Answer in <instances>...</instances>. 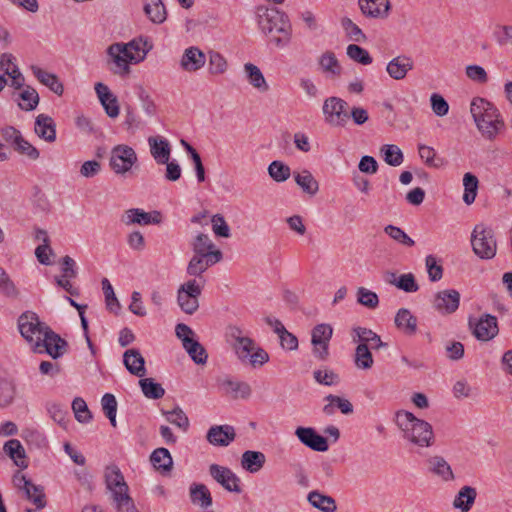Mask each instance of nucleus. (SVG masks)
Instances as JSON below:
<instances>
[{"label": "nucleus", "mask_w": 512, "mask_h": 512, "mask_svg": "<svg viewBox=\"0 0 512 512\" xmlns=\"http://www.w3.org/2000/svg\"><path fill=\"white\" fill-rule=\"evenodd\" d=\"M260 31L270 36L278 48L286 47L292 39V25L288 15L276 7L260 5L255 11Z\"/></svg>", "instance_id": "nucleus-1"}, {"label": "nucleus", "mask_w": 512, "mask_h": 512, "mask_svg": "<svg viewBox=\"0 0 512 512\" xmlns=\"http://www.w3.org/2000/svg\"><path fill=\"white\" fill-rule=\"evenodd\" d=\"M152 48L146 39L135 38L128 43H113L107 49L115 68L111 71L114 74L125 76L130 73V64L143 61Z\"/></svg>", "instance_id": "nucleus-2"}, {"label": "nucleus", "mask_w": 512, "mask_h": 512, "mask_svg": "<svg viewBox=\"0 0 512 512\" xmlns=\"http://www.w3.org/2000/svg\"><path fill=\"white\" fill-rule=\"evenodd\" d=\"M471 115L481 135L493 141L505 129L500 111L491 102L475 98L470 107Z\"/></svg>", "instance_id": "nucleus-3"}, {"label": "nucleus", "mask_w": 512, "mask_h": 512, "mask_svg": "<svg viewBox=\"0 0 512 512\" xmlns=\"http://www.w3.org/2000/svg\"><path fill=\"white\" fill-rule=\"evenodd\" d=\"M396 422L403 431L404 438L420 447H429L434 442L432 426L408 411H398Z\"/></svg>", "instance_id": "nucleus-4"}, {"label": "nucleus", "mask_w": 512, "mask_h": 512, "mask_svg": "<svg viewBox=\"0 0 512 512\" xmlns=\"http://www.w3.org/2000/svg\"><path fill=\"white\" fill-rule=\"evenodd\" d=\"M473 252L481 259H492L497 252L494 231L484 224H477L471 234Z\"/></svg>", "instance_id": "nucleus-5"}, {"label": "nucleus", "mask_w": 512, "mask_h": 512, "mask_svg": "<svg viewBox=\"0 0 512 512\" xmlns=\"http://www.w3.org/2000/svg\"><path fill=\"white\" fill-rule=\"evenodd\" d=\"M18 328L21 336L34 349L36 341H40L50 327L46 323L41 322L35 312L25 311L18 318Z\"/></svg>", "instance_id": "nucleus-6"}, {"label": "nucleus", "mask_w": 512, "mask_h": 512, "mask_svg": "<svg viewBox=\"0 0 512 512\" xmlns=\"http://www.w3.org/2000/svg\"><path fill=\"white\" fill-rule=\"evenodd\" d=\"M137 161L135 150L128 145L119 144L111 149L109 166L116 175L125 176L130 173Z\"/></svg>", "instance_id": "nucleus-7"}, {"label": "nucleus", "mask_w": 512, "mask_h": 512, "mask_svg": "<svg viewBox=\"0 0 512 512\" xmlns=\"http://www.w3.org/2000/svg\"><path fill=\"white\" fill-rule=\"evenodd\" d=\"M325 122L332 127H344L349 120V105L339 97L325 99L322 107Z\"/></svg>", "instance_id": "nucleus-8"}, {"label": "nucleus", "mask_w": 512, "mask_h": 512, "mask_svg": "<svg viewBox=\"0 0 512 512\" xmlns=\"http://www.w3.org/2000/svg\"><path fill=\"white\" fill-rule=\"evenodd\" d=\"M201 293L202 286L195 279L182 284L177 291V303L181 310L188 315H193L199 308Z\"/></svg>", "instance_id": "nucleus-9"}, {"label": "nucleus", "mask_w": 512, "mask_h": 512, "mask_svg": "<svg viewBox=\"0 0 512 512\" xmlns=\"http://www.w3.org/2000/svg\"><path fill=\"white\" fill-rule=\"evenodd\" d=\"M68 348L66 340L60 337L59 334L54 332L51 328L46 331L44 337L40 341H36L34 352L47 353L53 359L62 357Z\"/></svg>", "instance_id": "nucleus-10"}, {"label": "nucleus", "mask_w": 512, "mask_h": 512, "mask_svg": "<svg viewBox=\"0 0 512 512\" xmlns=\"http://www.w3.org/2000/svg\"><path fill=\"white\" fill-rule=\"evenodd\" d=\"M333 328L330 324H318L311 332L313 354L319 360H326L329 355V342L332 338Z\"/></svg>", "instance_id": "nucleus-11"}, {"label": "nucleus", "mask_w": 512, "mask_h": 512, "mask_svg": "<svg viewBox=\"0 0 512 512\" xmlns=\"http://www.w3.org/2000/svg\"><path fill=\"white\" fill-rule=\"evenodd\" d=\"M469 327L480 341H489L499 332L497 318L491 314H484L477 321L469 319Z\"/></svg>", "instance_id": "nucleus-12"}, {"label": "nucleus", "mask_w": 512, "mask_h": 512, "mask_svg": "<svg viewBox=\"0 0 512 512\" xmlns=\"http://www.w3.org/2000/svg\"><path fill=\"white\" fill-rule=\"evenodd\" d=\"M460 305V293L455 289H445L434 295L432 306L440 314L454 313Z\"/></svg>", "instance_id": "nucleus-13"}, {"label": "nucleus", "mask_w": 512, "mask_h": 512, "mask_svg": "<svg viewBox=\"0 0 512 512\" xmlns=\"http://www.w3.org/2000/svg\"><path fill=\"white\" fill-rule=\"evenodd\" d=\"M209 473L211 477L227 491L235 493L242 491L240 479L231 469L218 464H211L209 466Z\"/></svg>", "instance_id": "nucleus-14"}, {"label": "nucleus", "mask_w": 512, "mask_h": 512, "mask_svg": "<svg viewBox=\"0 0 512 512\" xmlns=\"http://www.w3.org/2000/svg\"><path fill=\"white\" fill-rule=\"evenodd\" d=\"M295 435L302 444L314 451L325 452L329 449L327 439L318 434L314 428L298 427Z\"/></svg>", "instance_id": "nucleus-15"}, {"label": "nucleus", "mask_w": 512, "mask_h": 512, "mask_svg": "<svg viewBox=\"0 0 512 512\" xmlns=\"http://www.w3.org/2000/svg\"><path fill=\"white\" fill-rule=\"evenodd\" d=\"M121 221L126 225L160 224L162 222V214L156 210L152 212H145L140 208H131L125 211Z\"/></svg>", "instance_id": "nucleus-16"}, {"label": "nucleus", "mask_w": 512, "mask_h": 512, "mask_svg": "<svg viewBox=\"0 0 512 512\" xmlns=\"http://www.w3.org/2000/svg\"><path fill=\"white\" fill-rule=\"evenodd\" d=\"M361 13L368 18L387 19L391 11L390 0H358Z\"/></svg>", "instance_id": "nucleus-17"}, {"label": "nucleus", "mask_w": 512, "mask_h": 512, "mask_svg": "<svg viewBox=\"0 0 512 512\" xmlns=\"http://www.w3.org/2000/svg\"><path fill=\"white\" fill-rule=\"evenodd\" d=\"M104 478L107 489L111 491L112 499H114L117 493H128L129 487L117 465L112 464L107 466L105 468Z\"/></svg>", "instance_id": "nucleus-18"}, {"label": "nucleus", "mask_w": 512, "mask_h": 512, "mask_svg": "<svg viewBox=\"0 0 512 512\" xmlns=\"http://www.w3.org/2000/svg\"><path fill=\"white\" fill-rule=\"evenodd\" d=\"M206 55L196 46L184 50L180 60V67L186 72H196L204 67Z\"/></svg>", "instance_id": "nucleus-19"}, {"label": "nucleus", "mask_w": 512, "mask_h": 512, "mask_svg": "<svg viewBox=\"0 0 512 512\" xmlns=\"http://www.w3.org/2000/svg\"><path fill=\"white\" fill-rule=\"evenodd\" d=\"M235 437V429L230 425L212 426L206 435L207 441L214 446H228Z\"/></svg>", "instance_id": "nucleus-20"}, {"label": "nucleus", "mask_w": 512, "mask_h": 512, "mask_svg": "<svg viewBox=\"0 0 512 512\" xmlns=\"http://www.w3.org/2000/svg\"><path fill=\"white\" fill-rule=\"evenodd\" d=\"M123 364L132 375L143 377L146 374L145 359L136 348L124 352Z\"/></svg>", "instance_id": "nucleus-21"}, {"label": "nucleus", "mask_w": 512, "mask_h": 512, "mask_svg": "<svg viewBox=\"0 0 512 512\" xmlns=\"http://www.w3.org/2000/svg\"><path fill=\"white\" fill-rule=\"evenodd\" d=\"M148 144L155 161L158 164L167 163L171 155V147L168 140L160 136H151L148 138Z\"/></svg>", "instance_id": "nucleus-22"}, {"label": "nucleus", "mask_w": 512, "mask_h": 512, "mask_svg": "<svg viewBox=\"0 0 512 512\" xmlns=\"http://www.w3.org/2000/svg\"><path fill=\"white\" fill-rule=\"evenodd\" d=\"M413 61L407 56H397L389 61L386 70L389 76L395 80L404 79L408 71L413 69Z\"/></svg>", "instance_id": "nucleus-23"}, {"label": "nucleus", "mask_w": 512, "mask_h": 512, "mask_svg": "<svg viewBox=\"0 0 512 512\" xmlns=\"http://www.w3.org/2000/svg\"><path fill=\"white\" fill-rule=\"evenodd\" d=\"M150 461L153 467L161 475L170 474L173 468V459L168 449L164 447L156 448L150 455Z\"/></svg>", "instance_id": "nucleus-24"}, {"label": "nucleus", "mask_w": 512, "mask_h": 512, "mask_svg": "<svg viewBox=\"0 0 512 512\" xmlns=\"http://www.w3.org/2000/svg\"><path fill=\"white\" fill-rule=\"evenodd\" d=\"M31 71L37 80L43 85L47 86L52 92L58 96L63 94L64 86L56 74L45 71L36 65L31 66Z\"/></svg>", "instance_id": "nucleus-25"}, {"label": "nucleus", "mask_w": 512, "mask_h": 512, "mask_svg": "<svg viewBox=\"0 0 512 512\" xmlns=\"http://www.w3.org/2000/svg\"><path fill=\"white\" fill-rule=\"evenodd\" d=\"M35 133L47 142L56 140V125L52 117L39 114L35 120Z\"/></svg>", "instance_id": "nucleus-26"}, {"label": "nucleus", "mask_w": 512, "mask_h": 512, "mask_svg": "<svg viewBox=\"0 0 512 512\" xmlns=\"http://www.w3.org/2000/svg\"><path fill=\"white\" fill-rule=\"evenodd\" d=\"M428 470L440 477L443 481L454 480L451 466L441 456H432L427 460Z\"/></svg>", "instance_id": "nucleus-27"}, {"label": "nucleus", "mask_w": 512, "mask_h": 512, "mask_svg": "<svg viewBox=\"0 0 512 512\" xmlns=\"http://www.w3.org/2000/svg\"><path fill=\"white\" fill-rule=\"evenodd\" d=\"M4 452L13 460L14 464L22 469L27 468L26 452L21 442L11 439L4 444Z\"/></svg>", "instance_id": "nucleus-28"}, {"label": "nucleus", "mask_w": 512, "mask_h": 512, "mask_svg": "<svg viewBox=\"0 0 512 512\" xmlns=\"http://www.w3.org/2000/svg\"><path fill=\"white\" fill-rule=\"evenodd\" d=\"M396 327L406 335H414L417 331V318L407 308H401L394 319Z\"/></svg>", "instance_id": "nucleus-29"}, {"label": "nucleus", "mask_w": 512, "mask_h": 512, "mask_svg": "<svg viewBox=\"0 0 512 512\" xmlns=\"http://www.w3.org/2000/svg\"><path fill=\"white\" fill-rule=\"evenodd\" d=\"M143 10L149 20L155 24H162L167 18L162 0H144Z\"/></svg>", "instance_id": "nucleus-30"}, {"label": "nucleus", "mask_w": 512, "mask_h": 512, "mask_svg": "<svg viewBox=\"0 0 512 512\" xmlns=\"http://www.w3.org/2000/svg\"><path fill=\"white\" fill-rule=\"evenodd\" d=\"M325 400L329 402L323 407V413L327 416L334 414L335 406L345 415H350L354 411L353 405L348 399L329 394L325 397Z\"/></svg>", "instance_id": "nucleus-31"}, {"label": "nucleus", "mask_w": 512, "mask_h": 512, "mask_svg": "<svg viewBox=\"0 0 512 512\" xmlns=\"http://www.w3.org/2000/svg\"><path fill=\"white\" fill-rule=\"evenodd\" d=\"M476 497L477 491L474 487L463 486L456 495L453 501V506L454 508L461 510V512H469Z\"/></svg>", "instance_id": "nucleus-32"}, {"label": "nucleus", "mask_w": 512, "mask_h": 512, "mask_svg": "<svg viewBox=\"0 0 512 512\" xmlns=\"http://www.w3.org/2000/svg\"><path fill=\"white\" fill-rule=\"evenodd\" d=\"M183 348L188 353L190 358L198 365H203L207 362L208 354L202 344L194 338H184Z\"/></svg>", "instance_id": "nucleus-33"}, {"label": "nucleus", "mask_w": 512, "mask_h": 512, "mask_svg": "<svg viewBox=\"0 0 512 512\" xmlns=\"http://www.w3.org/2000/svg\"><path fill=\"white\" fill-rule=\"evenodd\" d=\"M308 502L322 512H335L337 509L334 498L321 494L319 491H311L307 496Z\"/></svg>", "instance_id": "nucleus-34"}, {"label": "nucleus", "mask_w": 512, "mask_h": 512, "mask_svg": "<svg viewBox=\"0 0 512 512\" xmlns=\"http://www.w3.org/2000/svg\"><path fill=\"white\" fill-rule=\"evenodd\" d=\"M222 385L225 387L226 394L231 395L233 399H248L252 393L251 386L247 382L225 379Z\"/></svg>", "instance_id": "nucleus-35"}, {"label": "nucleus", "mask_w": 512, "mask_h": 512, "mask_svg": "<svg viewBox=\"0 0 512 512\" xmlns=\"http://www.w3.org/2000/svg\"><path fill=\"white\" fill-rule=\"evenodd\" d=\"M266 457L260 451H245L242 454L241 465L250 473L258 472L265 464Z\"/></svg>", "instance_id": "nucleus-36"}, {"label": "nucleus", "mask_w": 512, "mask_h": 512, "mask_svg": "<svg viewBox=\"0 0 512 512\" xmlns=\"http://www.w3.org/2000/svg\"><path fill=\"white\" fill-rule=\"evenodd\" d=\"M293 176L296 184L303 190V192L311 196L318 192V181L314 178L310 171L304 169L302 172H294Z\"/></svg>", "instance_id": "nucleus-37"}, {"label": "nucleus", "mask_w": 512, "mask_h": 512, "mask_svg": "<svg viewBox=\"0 0 512 512\" xmlns=\"http://www.w3.org/2000/svg\"><path fill=\"white\" fill-rule=\"evenodd\" d=\"M190 498L192 503L199 504L202 508L206 509L212 505V496L204 484H193L190 487Z\"/></svg>", "instance_id": "nucleus-38"}, {"label": "nucleus", "mask_w": 512, "mask_h": 512, "mask_svg": "<svg viewBox=\"0 0 512 512\" xmlns=\"http://www.w3.org/2000/svg\"><path fill=\"white\" fill-rule=\"evenodd\" d=\"M0 295L11 300L20 297V290L3 267L0 266Z\"/></svg>", "instance_id": "nucleus-39"}, {"label": "nucleus", "mask_w": 512, "mask_h": 512, "mask_svg": "<svg viewBox=\"0 0 512 512\" xmlns=\"http://www.w3.org/2000/svg\"><path fill=\"white\" fill-rule=\"evenodd\" d=\"M354 364L361 370L372 368L374 360L369 346H366V344L357 345L354 353Z\"/></svg>", "instance_id": "nucleus-40"}, {"label": "nucleus", "mask_w": 512, "mask_h": 512, "mask_svg": "<svg viewBox=\"0 0 512 512\" xmlns=\"http://www.w3.org/2000/svg\"><path fill=\"white\" fill-rule=\"evenodd\" d=\"M244 70L247 74V78L249 83L257 88L260 91H267L269 89V86L264 78L263 73L261 70L252 63H246L244 65Z\"/></svg>", "instance_id": "nucleus-41"}, {"label": "nucleus", "mask_w": 512, "mask_h": 512, "mask_svg": "<svg viewBox=\"0 0 512 512\" xmlns=\"http://www.w3.org/2000/svg\"><path fill=\"white\" fill-rule=\"evenodd\" d=\"M139 385L144 396L148 399L157 400L165 394V389L160 383L155 382L153 378H141Z\"/></svg>", "instance_id": "nucleus-42"}, {"label": "nucleus", "mask_w": 512, "mask_h": 512, "mask_svg": "<svg viewBox=\"0 0 512 512\" xmlns=\"http://www.w3.org/2000/svg\"><path fill=\"white\" fill-rule=\"evenodd\" d=\"M463 185H464L463 201L467 205H470L475 201V198L477 196L479 180L474 174L467 172L463 176Z\"/></svg>", "instance_id": "nucleus-43"}, {"label": "nucleus", "mask_w": 512, "mask_h": 512, "mask_svg": "<svg viewBox=\"0 0 512 512\" xmlns=\"http://www.w3.org/2000/svg\"><path fill=\"white\" fill-rule=\"evenodd\" d=\"M162 414L166 417V420L169 423L180 428L182 431L186 432L189 429V419L185 412L179 406H176L170 411L162 410Z\"/></svg>", "instance_id": "nucleus-44"}, {"label": "nucleus", "mask_w": 512, "mask_h": 512, "mask_svg": "<svg viewBox=\"0 0 512 512\" xmlns=\"http://www.w3.org/2000/svg\"><path fill=\"white\" fill-rule=\"evenodd\" d=\"M418 152L420 158L424 161V163L431 168H440L444 166L445 160L441 157H439L434 150V148L419 144L418 145Z\"/></svg>", "instance_id": "nucleus-45"}, {"label": "nucleus", "mask_w": 512, "mask_h": 512, "mask_svg": "<svg viewBox=\"0 0 512 512\" xmlns=\"http://www.w3.org/2000/svg\"><path fill=\"white\" fill-rule=\"evenodd\" d=\"M380 152L384 161L390 166L396 167L403 163L404 155L397 145L385 144L381 147Z\"/></svg>", "instance_id": "nucleus-46"}, {"label": "nucleus", "mask_w": 512, "mask_h": 512, "mask_svg": "<svg viewBox=\"0 0 512 512\" xmlns=\"http://www.w3.org/2000/svg\"><path fill=\"white\" fill-rule=\"evenodd\" d=\"M341 26L348 39L354 42H365L367 40L366 35L363 33L361 28L354 23L349 17H342L340 20Z\"/></svg>", "instance_id": "nucleus-47"}, {"label": "nucleus", "mask_w": 512, "mask_h": 512, "mask_svg": "<svg viewBox=\"0 0 512 512\" xmlns=\"http://www.w3.org/2000/svg\"><path fill=\"white\" fill-rule=\"evenodd\" d=\"M16 386L13 381L0 379V409L10 406L15 398Z\"/></svg>", "instance_id": "nucleus-48"}, {"label": "nucleus", "mask_w": 512, "mask_h": 512, "mask_svg": "<svg viewBox=\"0 0 512 512\" xmlns=\"http://www.w3.org/2000/svg\"><path fill=\"white\" fill-rule=\"evenodd\" d=\"M23 493L26 499L35 505L36 509H43L46 506V495L42 486L32 483Z\"/></svg>", "instance_id": "nucleus-49"}, {"label": "nucleus", "mask_w": 512, "mask_h": 512, "mask_svg": "<svg viewBox=\"0 0 512 512\" xmlns=\"http://www.w3.org/2000/svg\"><path fill=\"white\" fill-rule=\"evenodd\" d=\"M19 98L22 100V103H19V107L24 111H32L39 104V95L31 86H26V88L19 94Z\"/></svg>", "instance_id": "nucleus-50"}, {"label": "nucleus", "mask_w": 512, "mask_h": 512, "mask_svg": "<svg viewBox=\"0 0 512 512\" xmlns=\"http://www.w3.org/2000/svg\"><path fill=\"white\" fill-rule=\"evenodd\" d=\"M268 174L274 181L284 182L289 179L291 175V169L283 162L275 160L269 164Z\"/></svg>", "instance_id": "nucleus-51"}, {"label": "nucleus", "mask_w": 512, "mask_h": 512, "mask_svg": "<svg viewBox=\"0 0 512 512\" xmlns=\"http://www.w3.org/2000/svg\"><path fill=\"white\" fill-rule=\"evenodd\" d=\"M346 54L351 60L362 65H369L373 61L369 52L357 44H349L346 48Z\"/></svg>", "instance_id": "nucleus-52"}, {"label": "nucleus", "mask_w": 512, "mask_h": 512, "mask_svg": "<svg viewBox=\"0 0 512 512\" xmlns=\"http://www.w3.org/2000/svg\"><path fill=\"white\" fill-rule=\"evenodd\" d=\"M319 64L325 72H329L337 76L341 74V66L332 51L324 52L319 59Z\"/></svg>", "instance_id": "nucleus-53"}, {"label": "nucleus", "mask_w": 512, "mask_h": 512, "mask_svg": "<svg viewBox=\"0 0 512 512\" xmlns=\"http://www.w3.org/2000/svg\"><path fill=\"white\" fill-rule=\"evenodd\" d=\"M357 302L369 309H375L379 305V298L378 295L365 288V287H359L356 292Z\"/></svg>", "instance_id": "nucleus-54"}, {"label": "nucleus", "mask_w": 512, "mask_h": 512, "mask_svg": "<svg viewBox=\"0 0 512 512\" xmlns=\"http://www.w3.org/2000/svg\"><path fill=\"white\" fill-rule=\"evenodd\" d=\"M389 283L408 293L416 292L419 290V285L417 284L415 276L412 273L401 274L397 280H389Z\"/></svg>", "instance_id": "nucleus-55"}, {"label": "nucleus", "mask_w": 512, "mask_h": 512, "mask_svg": "<svg viewBox=\"0 0 512 512\" xmlns=\"http://www.w3.org/2000/svg\"><path fill=\"white\" fill-rule=\"evenodd\" d=\"M209 261L205 256L194 255L187 266V274L190 276L199 277L210 267Z\"/></svg>", "instance_id": "nucleus-56"}, {"label": "nucleus", "mask_w": 512, "mask_h": 512, "mask_svg": "<svg viewBox=\"0 0 512 512\" xmlns=\"http://www.w3.org/2000/svg\"><path fill=\"white\" fill-rule=\"evenodd\" d=\"M101 404L106 417L110 420L111 425L116 427L117 401L115 396L110 393L104 394L101 400Z\"/></svg>", "instance_id": "nucleus-57"}, {"label": "nucleus", "mask_w": 512, "mask_h": 512, "mask_svg": "<svg viewBox=\"0 0 512 512\" xmlns=\"http://www.w3.org/2000/svg\"><path fill=\"white\" fill-rule=\"evenodd\" d=\"M232 347L242 362H246L250 356V354L255 349V342L250 337H245V339L241 340L239 343H233Z\"/></svg>", "instance_id": "nucleus-58"}, {"label": "nucleus", "mask_w": 512, "mask_h": 512, "mask_svg": "<svg viewBox=\"0 0 512 512\" xmlns=\"http://www.w3.org/2000/svg\"><path fill=\"white\" fill-rule=\"evenodd\" d=\"M227 61L223 55L217 51L209 52V72L212 75L223 74L227 70Z\"/></svg>", "instance_id": "nucleus-59"}, {"label": "nucleus", "mask_w": 512, "mask_h": 512, "mask_svg": "<svg viewBox=\"0 0 512 512\" xmlns=\"http://www.w3.org/2000/svg\"><path fill=\"white\" fill-rule=\"evenodd\" d=\"M72 409L78 422L88 423L92 419V414L82 398L77 397L73 400Z\"/></svg>", "instance_id": "nucleus-60"}, {"label": "nucleus", "mask_w": 512, "mask_h": 512, "mask_svg": "<svg viewBox=\"0 0 512 512\" xmlns=\"http://www.w3.org/2000/svg\"><path fill=\"white\" fill-rule=\"evenodd\" d=\"M384 232L393 240L406 247H412L415 244L414 240L410 238L400 227L387 225L384 228Z\"/></svg>", "instance_id": "nucleus-61"}, {"label": "nucleus", "mask_w": 512, "mask_h": 512, "mask_svg": "<svg viewBox=\"0 0 512 512\" xmlns=\"http://www.w3.org/2000/svg\"><path fill=\"white\" fill-rule=\"evenodd\" d=\"M102 284V290L105 295L106 305L107 308L111 312H117L120 309V303L117 300L113 287L110 283V281L107 278H103L101 281Z\"/></svg>", "instance_id": "nucleus-62"}, {"label": "nucleus", "mask_w": 512, "mask_h": 512, "mask_svg": "<svg viewBox=\"0 0 512 512\" xmlns=\"http://www.w3.org/2000/svg\"><path fill=\"white\" fill-rule=\"evenodd\" d=\"M192 247L195 255L205 256V254L215 246L207 234L199 233L195 237Z\"/></svg>", "instance_id": "nucleus-63"}, {"label": "nucleus", "mask_w": 512, "mask_h": 512, "mask_svg": "<svg viewBox=\"0 0 512 512\" xmlns=\"http://www.w3.org/2000/svg\"><path fill=\"white\" fill-rule=\"evenodd\" d=\"M118 512H138L128 493H117L113 499Z\"/></svg>", "instance_id": "nucleus-64"}]
</instances>
